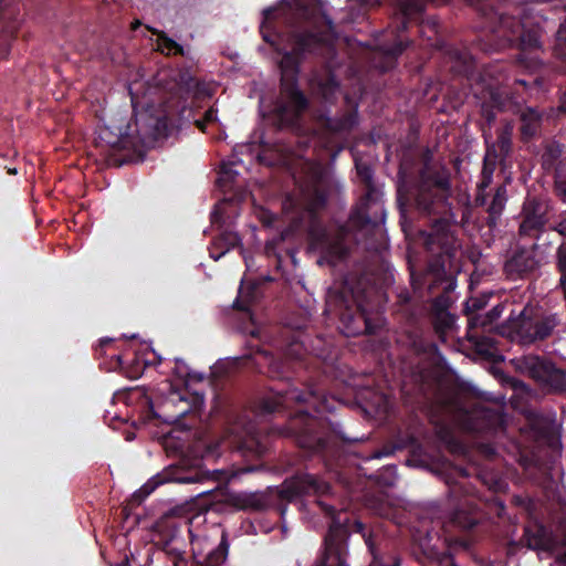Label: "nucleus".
Listing matches in <instances>:
<instances>
[{"instance_id": "nucleus-1", "label": "nucleus", "mask_w": 566, "mask_h": 566, "mask_svg": "<svg viewBox=\"0 0 566 566\" xmlns=\"http://www.w3.org/2000/svg\"><path fill=\"white\" fill-rule=\"evenodd\" d=\"M102 126L96 138L99 155L109 164L120 166L128 154L139 147H153L178 128L166 108H101Z\"/></svg>"}, {"instance_id": "nucleus-2", "label": "nucleus", "mask_w": 566, "mask_h": 566, "mask_svg": "<svg viewBox=\"0 0 566 566\" xmlns=\"http://www.w3.org/2000/svg\"><path fill=\"white\" fill-rule=\"evenodd\" d=\"M306 406L307 410H300L291 419L287 427L290 434L296 437L297 444L307 450L317 451L326 444L327 424L310 415V409L321 413L331 408L323 392L308 388L306 391L291 388L277 391L262 399L260 409L263 413L279 412L283 409Z\"/></svg>"}, {"instance_id": "nucleus-3", "label": "nucleus", "mask_w": 566, "mask_h": 566, "mask_svg": "<svg viewBox=\"0 0 566 566\" xmlns=\"http://www.w3.org/2000/svg\"><path fill=\"white\" fill-rule=\"evenodd\" d=\"M478 11L484 20V28L495 35L501 46L515 45L522 51L517 62L530 71L538 69L539 60L527 57L526 52L541 48V32L538 28H528L523 21V8L513 7L511 0H504L496 8L480 3Z\"/></svg>"}, {"instance_id": "nucleus-4", "label": "nucleus", "mask_w": 566, "mask_h": 566, "mask_svg": "<svg viewBox=\"0 0 566 566\" xmlns=\"http://www.w3.org/2000/svg\"><path fill=\"white\" fill-rule=\"evenodd\" d=\"M494 415L485 410L467 412L459 407L453 392L439 394L430 406L429 417L436 434L444 442H451L454 427L465 431H483L489 428L486 420Z\"/></svg>"}, {"instance_id": "nucleus-5", "label": "nucleus", "mask_w": 566, "mask_h": 566, "mask_svg": "<svg viewBox=\"0 0 566 566\" xmlns=\"http://www.w3.org/2000/svg\"><path fill=\"white\" fill-rule=\"evenodd\" d=\"M292 51L286 52L280 61L281 94L292 106H307L304 93L297 87V74L301 57L313 53L327 42L326 32H295Z\"/></svg>"}, {"instance_id": "nucleus-6", "label": "nucleus", "mask_w": 566, "mask_h": 566, "mask_svg": "<svg viewBox=\"0 0 566 566\" xmlns=\"http://www.w3.org/2000/svg\"><path fill=\"white\" fill-rule=\"evenodd\" d=\"M558 324L557 314L527 304L516 317L507 321L505 328L512 340L528 345L552 336Z\"/></svg>"}, {"instance_id": "nucleus-7", "label": "nucleus", "mask_w": 566, "mask_h": 566, "mask_svg": "<svg viewBox=\"0 0 566 566\" xmlns=\"http://www.w3.org/2000/svg\"><path fill=\"white\" fill-rule=\"evenodd\" d=\"M451 182L449 175H437L420 184L416 195L417 210L427 216H449L453 219L449 198Z\"/></svg>"}, {"instance_id": "nucleus-8", "label": "nucleus", "mask_w": 566, "mask_h": 566, "mask_svg": "<svg viewBox=\"0 0 566 566\" xmlns=\"http://www.w3.org/2000/svg\"><path fill=\"white\" fill-rule=\"evenodd\" d=\"M208 511V504H201L196 499H191L164 513L156 521L154 528L164 542L169 543L178 536L182 527L191 523L193 517Z\"/></svg>"}, {"instance_id": "nucleus-9", "label": "nucleus", "mask_w": 566, "mask_h": 566, "mask_svg": "<svg viewBox=\"0 0 566 566\" xmlns=\"http://www.w3.org/2000/svg\"><path fill=\"white\" fill-rule=\"evenodd\" d=\"M554 211L551 199L546 197H527L520 212L518 235L537 239L545 230Z\"/></svg>"}, {"instance_id": "nucleus-10", "label": "nucleus", "mask_w": 566, "mask_h": 566, "mask_svg": "<svg viewBox=\"0 0 566 566\" xmlns=\"http://www.w3.org/2000/svg\"><path fill=\"white\" fill-rule=\"evenodd\" d=\"M322 509L332 515V523L325 536V549L321 563L317 566H344L345 553L344 543L348 536L347 518H342V513L334 514V509L318 502Z\"/></svg>"}, {"instance_id": "nucleus-11", "label": "nucleus", "mask_w": 566, "mask_h": 566, "mask_svg": "<svg viewBox=\"0 0 566 566\" xmlns=\"http://www.w3.org/2000/svg\"><path fill=\"white\" fill-rule=\"evenodd\" d=\"M206 478V473L198 467H169L161 473H158L149 481H147L138 491L132 495L129 502L133 505H139L145 500V497L154 492L159 485L165 483H198Z\"/></svg>"}, {"instance_id": "nucleus-12", "label": "nucleus", "mask_w": 566, "mask_h": 566, "mask_svg": "<svg viewBox=\"0 0 566 566\" xmlns=\"http://www.w3.org/2000/svg\"><path fill=\"white\" fill-rule=\"evenodd\" d=\"M290 23L307 22L314 28H318L323 21L328 32L334 31V23L329 17L322 13V7L318 0H287L281 8Z\"/></svg>"}, {"instance_id": "nucleus-13", "label": "nucleus", "mask_w": 566, "mask_h": 566, "mask_svg": "<svg viewBox=\"0 0 566 566\" xmlns=\"http://www.w3.org/2000/svg\"><path fill=\"white\" fill-rule=\"evenodd\" d=\"M541 166L553 175L556 195L566 202V153L560 144L549 142L544 146Z\"/></svg>"}, {"instance_id": "nucleus-14", "label": "nucleus", "mask_w": 566, "mask_h": 566, "mask_svg": "<svg viewBox=\"0 0 566 566\" xmlns=\"http://www.w3.org/2000/svg\"><path fill=\"white\" fill-rule=\"evenodd\" d=\"M223 443L230 449L248 451L261 455L265 452V444L261 441L255 426L251 421H235L228 429V434L223 438Z\"/></svg>"}, {"instance_id": "nucleus-15", "label": "nucleus", "mask_w": 566, "mask_h": 566, "mask_svg": "<svg viewBox=\"0 0 566 566\" xmlns=\"http://www.w3.org/2000/svg\"><path fill=\"white\" fill-rule=\"evenodd\" d=\"M539 268L533 249L517 247L509 252L503 265L506 279L511 281L528 280Z\"/></svg>"}, {"instance_id": "nucleus-16", "label": "nucleus", "mask_w": 566, "mask_h": 566, "mask_svg": "<svg viewBox=\"0 0 566 566\" xmlns=\"http://www.w3.org/2000/svg\"><path fill=\"white\" fill-rule=\"evenodd\" d=\"M329 485L315 475L303 473L286 479L277 489V496L285 501H293L298 496L311 494H325Z\"/></svg>"}, {"instance_id": "nucleus-17", "label": "nucleus", "mask_w": 566, "mask_h": 566, "mask_svg": "<svg viewBox=\"0 0 566 566\" xmlns=\"http://www.w3.org/2000/svg\"><path fill=\"white\" fill-rule=\"evenodd\" d=\"M472 92L465 95L462 104L469 106H521L520 101H513L509 91L504 86H494L492 84L476 83Z\"/></svg>"}, {"instance_id": "nucleus-18", "label": "nucleus", "mask_w": 566, "mask_h": 566, "mask_svg": "<svg viewBox=\"0 0 566 566\" xmlns=\"http://www.w3.org/2000/svg\"><path fill=\"white\" fill-rule=\"evenodd\" d=\"M455 222V218L449 216L436 219L431 227V232L427 234L424 244L431 252L444 253L453 256L458 248V240L450 230V223Z\"/></svg>"}, {"instance_id": "nucleus-19", "label": "nucleus", "mask_w": 566, "mask_h": 566, "mask_svg": "<svg viewBox=\"0 0 566 566\" xmlns=\"http://www.w3.org/2000/svg\"><path fill=\"white\" fill-rule=\"evenodd\" d=\"M516 369L542 382H546L553 369V365L535 355H527L513 360Z\"/></svg>"}, {"instance_id": "nucleus-20", "label": "nucleus", "mask_w": 566, "mask_h": 566, "mask_svg": "<svg viewBox=\"0 0 566 566\" xmlns=\"http://www.w3.org/2000/svg\"><path fill=\"white\" fill-rule=\"evenodd\" d=\"M223 502L237 510L261 511L268 506V496L263 492H228Z\"/></svg>"}, {"instance_id": "nucleus-21", "label": "nucleus", "mask_w": 566, "mask_h": 566, "mask_svg": "<svg viewBox=\"0 0 566 566\" xmlns=\"http://www.w3.org/2000/svg\"><path fill=\"white\" fill-rule=\"evenodd\" d=\"M318 248L328 263L335 264L347 255V248L344 243V233L337 232L334 235L323 234L317 239Z\"/></svg>"}, {"instance_id": "nucleus-22", "label": "nucleus", "mask_w": 566, "mask_h": 566, "mask_svg": "<svg viewBox=\"0 0 566 566\" xmlns=\"http://www.w3.org/2000/svg\"><path fill=\"white\" fill-rule=\"evenodd\" d=\"M308 169L315 193L314 200L308 205V210L313 212L326 202L327 195L324 185L327 179V172L319 164H311Z\"/></svg>"}, {"instance_id": "nucleus-23", "label": "nucleus", "mask_w": 566, "mask_h": 566, "mask_svg": "<svg viewBox=\"0 0 566 566\" xmlns=\"http://www.w3.org/2000/svg\"><path fill=\"white\" fill-rule=\"evenodd\" d=\"M521 133L525 138H532L539 129L543 114L538 108H518Z\"/></svg>"}, {"instance_id": "nucleus-24", "label": "nucleus", "mask_w": 566, "mask_h": 566, "mask_svg": "<svg viewBox=\"0 0 566 566\" xmlns=\"http://www.w3.org/2000/svg\"><path fill=\"white\" fill-rule=\"evenodd\" d=\"M444 303V298H437L433 303V326L440 338H443L446 333L451 329L454 324V317L447 311Z\"/></svg>"}, {"instance_id": "nucleus-25", "label": "nucleus", "mask_w": 566, "mask_h": 566, "mask_svg": "<svg viewBox=\"0 0 566 566\" xmlns=\"http://www.w3.org/2000/svg\"><path fill=\"white\" fill-rule=\"evenodd\" d=\"M240 243V238L234 232H223L217 237L210 248V255L216 261L219 260L230 249L235 248Z\"/></svg>"}, {"instance_id": "nucleus-26", "label": "nucleus", "mask_w": 566, "mask_h": 566, "mask_svg": "<svg viewBox=\"0 0 566 566\" xmlns=\"http://www.w3.org/2000/svg\"><path fill=\"white\" fill-rule=\"evenodd\" d=\"M169 388H170V391H169L168 396L164 399L160 408H163L164 411H166V410L169 409V407L171 405H176L177 402L182 403V406L178 409L176 415H168L166 412H164V413H155L156 417L163 418L165 421H174L178 417L184 416L185 413H187L188 410H189L188 402L182 397V395L179 391L172 389L170 385H169Z\"/></svg>"}, {"instance_id": "nucleus-27", "label": "nucleus", "mask_w": 566, "mask_h": 566, "mask_svg": "<svg viewBox=\"0 0 566 566\" xmlns=\"http://www.w3.org/2000/svg\"><path fill=\"white\" fill-rule=\"evenodd\" d=\"M523 541L532 549H547L549 547V539L542 526L525 528Z\"/></svg>"}, {"instance_id": "nucleus-28", "label": "nucleus", "mask_w": 566, "mask_h": 566, "mask_svg": "<svg viewBox=\"0 0 566 566\" xmlns=\"http://www.w3.org/2000/svg\"><path fill=\"white\" fill-rule=\"evenodd\" d=\"M305 108H274V117L280 127L300 128V119Z\"/></svg>"}, {"instance_id": "nucleus-29", "label": "nucleus", "mask_w": 566, "mask_h": 566, "mask_svg": "<svg viewBox=\"0 0 566 566\" xmlns=\"http://www.w3.org/2000/svg\"><path fill=\"white\" fill-rule=\"evenodd\" d=\"M399 10L403 18L397 27V31H403L407 29L408 19L420 14L423 10V4L418 0H400Z\"/></svg>"}, {"instance_id": "nucleus-30", "label": "nucleus", "mask_w": 566, "mask_h": 566, "mask_svg": "<svg viewBox=\"0 0 566 566\" xmlns=\"http://www.w3.org/2000/svg\"><path fill=\"white\" fill-rule=\"evenodd\" d=\"M228 554V542L224 535H222V539L219 543L218 547L210 551L201 562L202 566H220L227 557Z\"/></svg>"}, {"instance_id": "nucleus-31", "label": "nucleus", "mask_w": 566, "mask_h": 566, "mask_svg": "<svg viewBox=\"0 0 566 566\" xmlns=\"http://www.w3.org/2000/svg\"><path fill=\"white\" fill-rule=\"evenodd\" d=\"M507 200V192L505 186H500L493 196L491 205L489 207L490 220L495 222V219L502 213Z\"/></svg>"}, {"instance_id": "nucleus-32", "label": "nucleus", "mask_w": 566, "mask_h": 566, "mask_svg": "<svg viewBox=\"0 0 566 566\" xmlns=\"http://www.w3.org/2000/svg\"><path fill=\"white\" fill-rule=\"evenodd\" d=\"M408 42L398 40L394 45H381L380 50L387 61L386 65H381V71H387L392 67L397 56H399L407 48Z\"/></svg>"}, {"instance_id": "nucleus-33", "label": "nucleus", "mask_w": 566, "mask_h": 566, "mask_svg": "<svg viewBox=\"0 0 566 566\" xmlns=\"http://www.w3.org/2000/svg\"><path fill=\"white\" fill-rule=\"evenodd\" d=\"M216 91L217 85L214 83L197 81L191 92L197 101L205 102L211 98Z\"/></svg>"}, {"instance_id": "nucleus-34", "label": "nucleus", "mask_w": 566, "mask_h": 566, "mask_svg": "<svg viewBox=\"0 0 566 566\" xmlns=\"http://www.w3.org/2000/svg\"><path fill=\"white\" fill-rule=\"evenodd\" d=\"M13 33L14 27H4L3 22L0 20V60L8 55Z\"/></svg>"}, {"instance_id": "nucleus-35", "label": "nucleus", "mask_w": 566, "mask_h": 566, "mask_svg": "<svg viewBox=\"0 0 566 566\" xmlns=\"http://www.w3.org/2000/svg\"><path fill=\"white\" fill-rule=\"evenodd\" d=\"M450 57L455 59V64L451 66L453 72L458 74H468L471 72L472 59L468 53L455 52L453 55H450Z\"/></svg>"}, {"instance_id": "nucleus-36", "label": "nucleus", "mask_w": 566, "mask_h": 566, "mask_svg": "<svg viewBox=\"0 0 566 566\" xmlns=\"http://www.w3.org/2000/svg\"><path fill=\"white\" fill-rule=\"evenodd\" d=\"M554 52L557 57L566 61V15L557 30Z\"/></svg>"}, {"instance_id": "nucleus-37", "label": "nucleus", "mask_w": 566, "mask_h": 566, "mask_svg": "<svg viewBox=\"0 0 566 566\" xmlns=\"http://www.w3.org/2000/svg\"><path fill=\"white\" fill-rule=\"evenodd\" d=\"M556 259H557V263H556L557 269L560 272L559 284L563 289L564 297H566V242L563 243L557 249Z\"/></svg>"}, {"instance_id": "nucleus-38", "label": "nucleus", "mask_w": 566, "mask_h": 566, "mask_svg": "<svg viewBox=\"0 0 566 566\" xmlns=\"http://www.w3.org/2000/svg\"><path fill=\"white\" fill-rule=\"evenodd\" d=\"M149 30L154 34L158 35L159 45H163L165 49H167L169 51L174 50L175 54H179V55L185 54L184 48L180 44H178L176 41H174L172 39L167 36V34L165 32L158 31L156 29H150V28H149Z\"/></svg>"}, {"instance_id": "nucleus-39", "label": "nucleus", "mask_w": 566, "mask_h": 566, "mask_svg": "<svg viewBox=\"0 0 566 566\" xmlns=\"http://www.w3.org/2000/svg\"><path fill=\"white\" fill-rule=\"evenodd\" d=\"M555 391H566V371L553 367L547 381Z\"/></svg>"}, {"instance_id": "nucleus-40", "label": "nucleus", "mask_w": 566, "mask_h": 566, "mask_svg": "<svg viewBox=\"0 0 566 566\" xmlns=\"http://www.w3.org/2000/svg\"><path fill=\"white\" fill-rule=\"evenodd\" d=\"M197 80L191 75L189 70L179 72L178 83L188 92L192 91Z\"/></svg>"}, {"instance_id": "nucleus-41", "label": "nucleus", "mask_w": 566, "mask_h": 566, "mask_svg": "<svg viewBox=\"0 0 566 566\" xmlns=\"http://www.w3.org/2000/svg\"><path fill=\"white\" fill-rule=\"evenodd\" d=\"M452 521L464 528H470V527L474 526L476 523V521L474 518L464 515L460 511L454 512Z\"/></svg>"}, {"instance_id": "nucleus-42", "label": "nucleus", "mask_w": 566, "mask_h": 566, "mask_svg": "<svg viewBox=\"0 0 566 566\" xmlns=\"http://www.w3.org/2000/svg\"><path fill=\"white\" fill-rule=\"evenodd\" d=\"M357 171L360 178L364 180L366 186L373 188V170L367 165H357Z\"/></svg>"}, {"instance_id": "nucleus-43", "label": "nucleus", "mask_w": 566, "mask_h": 566, "mask_svg": "<svg viewBox=\"0 0 566 566\" xmlns=\"http://www.w3.org/2000/svg\"><path fill=\"white\" fill-rule=\"evenodd\" d=\"M438 101V94L437 90L429 85L426 92L423 93V96L420 101H417L419 104L426 106L428 104L436 103Z\"/></svg>"}, {"instance_id": "nucleus-44", "label": "nucleus", "mask_w": 566, "mask_h": 566, "mask_svg": "<svg viewBox=\"0 0 566 566\" xmlns=\"http://www.w3.org/2000/svg\"><path fill=\"white\" fill-rule=\"evenodd\" d=\"M347 125H348L347 120H335V119H331V118L326 119V127L333 132H338V130L345 129L347 127Z\"/></svg>"}, {"instance_id": "nucleus-45", "label": "nucleus", "mask_w": 566, "mask_h": 566, "mask_svg": "<svg viewBox=\"0 0 566 566\" xmlns=\"http://www.w3.org/2000/svg\"><path fill=\"white\" fill-rule=\"evenodd\" d=\"M335 88H336V85L332 81L319 84V91H321L323 97L325 98V101H329V95H332L334 93Z\"/></svg>"}, {"instance_id": "nucleus-46", "label": "nucleus", "mask_w": 566, "mask_h": 566, "mask_svg": "<svg viewBox=\"0 0 566 566\" xmlns=\"http://www.w3.org/2000/svg\"><path fill=\"white\" fill-rule=\"evenodd\" d=\"M552 229L560 235L566 237V210L560 213L559 221Z\"/></svg>"}, {"instance_id": "nucleus-47", "label": "nucleus", "mask_w": 566, "mask_h": 566, "mask_svg": "<svg viewBox=\"0 0 566 566\" xmlns=\"http://www.w3.org/2000/svg\"><path fill=\"white\" fill-rule=\"evenodd\" d=\"M491 179H492V171H488L486 168H484L483 179H482L481 184L479 185V188L482 190V189H485L486 187H489L491 184Z\"/></svg>"}, {"instance_id": "nucleus-48", "label": "nucleus", "mask_w": 566, "mask_h": 566, "mask_svg": "<svg viewBox=\"0 0 566 566\" xmlns=\"http://www.w3.org/2000/svg\"><path fill=\"white\" fill-rule=\"evenodd\" d=\"M203 119L207 124L213 123L217 120V115L214 108H208L205 113Z\"/></svg>"}, {"instance_id": "nucleus-49", "label": "nucleus", "mask_w": 566, "mask_h": 566, "mask_svg": "<svg viewBox=\"0 0 566 566\" xmlns=\"http://www.w3.org/2000/svg\"><path fill=\"white\" fill-rule=\"evenodd\" d=\"M195 125L201 130V132H205L206 130V120L202 118V119H196L195 120Z\"/></svg>"}, {"instance_id": "nucleus-50", "label": "nucleus", "mask_w": 566, "mask_h": 566, "mask_svg": "<svg viewBox=\"0 0 566 566\" xmlns=\"http://www.w3.org/2000/svg\"><path fill=\"white\" fill-rule=\"evenodd\" d=\"M263 13H264V15H265V18H266V19H270V18H272V17H274V15H275V13H276V9L268 8V9H265V10L263 11Z\"/></svg>"}, {"instance_id": "nucleus-51", "label": "nucleus", "mask_w": 566, "mask_h": 566, "mask_svg": "<svg viewBox=\"0 0 566 566\" xmlns=\"http://www.w3.org/2000/svg\"><path fill=\"white\" fill-rule=\"evenodd\" d=\"M357 319H361L365 324V331L368 332L369 331V327H368V323H367V319L364 315V313H360L358 316H357Z\"/></svg>"}, {"instance_id": "nucleus-52", "label": "nucleus", "mask_w": 566, "mask_h": 566, "mask_svg": "<svg viewBox=\"0 0 566 566\" xmlns=\"http://www.w3.org/2000/svg\"><path fill=\"white\" fill-rule=\"evenodd\" d=\"M221 169H222V172H223L224 175H227V176H229V178H231V175H230V168H229V166H228V165H226V164H224V165H222V166H221Z\"/></svg>"}, {"instance_id": "nucleus-53", "label": "nucleus", "mask_w": 566, "mask_h": 566, "mask_svg": "<svg viewBox=\"0 0 566 566\" xmlns=\"http://www.w3.org/2000/svg\"><path fill=\"white\" fill-rule=\"evenodd\" d=\"M475 201L480 205H483L485 202V199L483 197L478 196Z\"/></svg>"}, {"instance_id": "nucleus-54", "label": "nucleus", "mask_w": 566, "mask_h": 566, "mask_svg": "<svg viewBox=\"0 0 566 566\" xmlns=\"http://www.w3.org/2000/svg\"><path fill=\"white\" fill-rule=\"evenodd\" d=\"M139 25H140V22L138 20H136L135 22L132 23L133 30H136Z\"/></svg>"}, {"instance_id": "nucleus-55", "label": "nucleus", "mask_w": 566, "mask_h": 566, "mask_svg": "<svg viewBox=\"0 0 566 566\" xmlns=\"http://www.w3.org/2000/svg\"><path fill=\"white\" fill-rule=\"evenodd\" d=\"M560 106H566V92L564 93V95L562 97V105Z\"/></svg>"}, {"instance_id": "nucleus-56", "label": "nucleus", "mask_w": 566, "mask_h": 566, "mask_svg": "<svg viewBox=\"0 0 566 566\" xmlns=\"http://www.w3.org/2000/svg\"><path fill=\"white\" fill-rule=\"evenodd\" d=\"M8 172H9L10 175H17V169H15V168H9V169H8Z\"/></svg>"}, {"instance_id": "nucleus-57", "label": "nucleus", "mask_w": 566, "mask_h": 566, "mask_svg": "<svg viewBox=\"0 0 566 566\" xmlns=\"http://www.w3.org/2000/svg\"><path fill=\"white\" fill-rule=\"evenodd\" d=\"M457 492V485L452 486L450 491V496H452Z\"/></svg>"}, {"instance_id": "nucleus-58", "label": "nucleus", "mask_w": 566, "mask_h": 566, "mask_svg": "<svg viewBox=\"0 0 566 566\" xmlns=\"http://www.w3.org/2000/svg\"><path fill=\"white\" fill-rule=\"evenodd\" d=\"M517 82H518L520 84H522V85H525V84H526V83H525V81H523V80H520V81H517Z\"/></svg>"}, {"instance_id": "nucleus-59", "label": "nucleus", "mask_w": 566, "mask_h": 566, "mask_svg": "<svg viewBox=\"0 0 566 566\" xmlns=\"http://www.w3.org/2000/svg\"><path fill=\"white\" fill-rule=\"evenodd\" d=\"M352 333H353V334H358V333H359V331L354 329V331H352Z\"/></svg>"}, {"instance_id": "nucleus-60", "label": "nucleus", "mask_w": 566, "mask_h": 566, "mask_svg": "<svg viewBox=\"0 0 566 566\" xmlns=\"http://www.w3.org/2000/svg\"><path fill=\"white\" fill-rule=\"evenodd\" d=\"M564 111H566V108H563Z\"/></svg>"}, {"instance_id": "nucleus-61", "label": "nucleus", "mask_w": 566, "mask_h": 566, "mask_svg": "<svg viewBox=\"0 0 566 566\" xmlns=\"http://www.w3.org/2000/svg\"><path fill=\"white\" fill-rule=\"evenodd\" d=\"M565 300H566V297H565Z\"/></svg>"}]
</instances>
